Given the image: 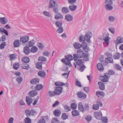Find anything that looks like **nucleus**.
I'll return each instance as SVG.
<instances>
[{
	"label": "nucleus",
	"instance_id": "f257e3e1",
	"mask_svg": "<svg viewBox=\"0 0 123 123\" xmlns=\"http://www.w3.org/2000/svg\"><path fill=\"white\" fill-rule=\"evenodd\" d=\"M115 74V72L112 70L110 69L107 72L105 73L104 75L100 76L99 78V79L103 82H107L111 75H113Z\"/></svg>",
	"mask_w": 123,
	"mask_h": 123
},
{
	"label": "nucleus",
	"instance_id": "f03ea898",
	"mask_svg": "<svg viewBox=\"0 0 123 123\" xmlns=\"http://www.w3.org/2000/svg\"><path fill=\"white\" fill-rule=\"evenodd\" d=\"M84 53L82 50H78L77 52V54H74L73 55L74 61H76L78 58H80L83 57Z\"/></svg>",
	"mask_w": 123,
	"mask_h": 123
},
{
	"label": "nucleus",
	"instance_id": "7ed1b4c3",
	"mask_svg": "<svg viewBox=\"0 0 123 123\" xmlns=\"http://www.w3.org/2000/svg\"><path fill=\"white\" fill-rule=\"evenodd\" d=\"M65 59H63L61 60V61L62 62L65 63L66 65H68L69 67L72 66V64L70 63V61H71L68 58L67 55L65 56Z\"/></svg>",
	"mask_w": 123,
	"mask_h": 123
},
{
	"label": "nucleus",
	"instance_id": "20e7f679",
	"mask_svg": "<svg viewBox=\"0 0 123 123\" xmlns=\"http://www.w3.org/2000/svg\"><path fill=\"white\" fill-rule=\"evenodd\" d=\"M102 58L103 59H101L100 60L101 63H99L97 64V68L98 70L100 71H103L104 69V68L103 66H104V64L105 63H104V61L103 60V57Z\"/></svg>",
	"mask_w": 123,
	"mask_h": 123
},
{
	"label": "nucleus",
	"instance_id": "39448f33",
	"mask_svg": "<svg viewBox=\"0 0 123 123\" xmlns=\"http://www.w3.org/2000/svg\"><path fill=\"white\" fill-rule=\"evenodd\" d=\"M94 117L97 119L100 120L102 118V115L101 111H96L93 114Z\"/></svg>",
	"mask_w": 123,
	"mask_h": 123
},
{
	"label": "nucleus",
	"instance_id": "423d86ee",
	"mask_svg": "<svg viewBox=\"0 0 123 123\" xmlns=\"http://www.w3.org/2000/svg\"><path fill=\"white\" fill-rule=\"evenodd\" d=\"M54 93L56 95H59L62 92L63 88L61 87H56Z\"/></svg>",
	"mask_w": 123,
	"mask_h": 123
},
{
	"label": "nucleus",
	"instance_id": "0eeeda50",
	"mask_svg": "<svg viewBox=\"0 0 123 123\" xmlns=\"http://www.w3.org/2000/svg\"><path fill=\"white\" fill-rule=\"evenodd\" d=\"M29 37L28 36H22L20 37V41L23 43H25L29 40Z\"/></svg>",
	"mask_w": 123,
	"mask_h": 123
},
{
	"label": "nucleus",
	"instance_id": "6e6552de",
	"mask_svg": "<svg viewBox=\"0 0 123 123\" xmlns=\"http://www.w3.org/2000/svg\"><path fill=\"white\" fill-rule=\"evenodd\" d=\"M113 61L112 57L106 58L105 59V61H104V66L106 65L108 63H112Z\"/></svg>",
	"mask_w": 123,
	"mask_h": 123
},
{
	"label": "nucleus",
	"instance_id": "1a4fd4ad",
	"mask_svg": "<svg viewBox=\"0 0 123 123\" xmlns=\"http://www.w3.org/2000/svg\"><path fill=\"white\" fill-rule=\"evenodd\" d=\"M56 2L54 0H50L49 3L48 8H51L55 7L56 5L57 6V5L56 4Z\"/></svg>",
	"mask_w": 123,
	"mask_h": 123
},
{
	"label": "nucleus",
	"instance_id": "9d476101",
	"mask_svg": "<svg viewBox=\"0 0 123 123\" xmlns=\"http://www.w3.org/2000/svg\"><path fill=\"white\" fill-rule=\"evenodd\" d=\"M92 33H91L89 32L86 34L85 36L86 38V41L88 43H91V42L90 40V38L92 37Z\"/></svg>",
	"mask_w": 123,
	"mask_h": 123
},
{
	"label": "nucleus",
	"instance_id": "9b49d317",
	"mask_svg": "<svg viewBox=\"0 0 123 123\" xmlns=\"http://www.w3.org/2000/svg\"><path fill=\"white\" fill-rule=\"evenodd\" d=\"M78 97L80 98L84 99L86 97V95L82 92H78L77 93Z\"/></svg>",
	"mask_w": 123,
	"mask_h": 123
},
{
	"label": "nucleus",
	"instance_id": "f8f14e48",
	"mask_svg": "<svg viewBox=\"0 0 123 123\" xmlns=\"http://www.w3.org/2000/svg\"><path fill=\"white\" fill-rule=\"evenodd\" d=\"M122 43H123V38H122L120 36L118 37L115 42L116 46L118 45L119 44Z\"/></svg>",
	"mask_w": 123,
	"mask_h": 123
},
{
	"label": "nucleus",
	"instance_id": "ddd939ff",
	"mask_svg": "<svg viewBox=\"0 0 123 123\" xmlns=\"http://www.w3.org/2000/svg\"><path fill=\"white\" fill-rule=\"evenodd\" d=\"M26 101L27 105L28 106H30L33 101L32 98L31 97L27 96H26Z\"/></svg>",
	"mask_w": 123,
	"mask_h": 123
},
{
	"label": "nucleus",
	"instance_id": "4468645a",
	"mask_svg": "<svg viewBox=\"0 0 123 123\" xmlns=\"http://www.w3.org/2000/svg\"><path fill=\"white\" fill-rule=\"evenodd\" d=\"M37 92L35 90L30 91L28 93V95L30 97H33L37 95Z\"/></svg>",
	"mask_w": 123,
	"mask_h": 123
},
{
	"label": "nucleus",
	"instance_id": "2eb2a0df",
	"mask_svg": "<svg viewBox=\"0 0 123 123\" xmlns=\"http://www.w3.org/2000/svg\"><path fill=\"white\" fill-rule=\"evenodd\" d=\"M86 53H84L83 56L84 60L87 61H88L89 59V57L88 56L89 53L87 51L85 50Z\"/></svg>",
	"mask_w": 123,
	"mask_h": 123
},
{
	"label": "nucleus",
	"instance_id": "dca6fc26",
	"mask_svg": "<svg viewBox=\"0 0 123 123\" xmlns=\"http://www.w3.org/2000/svg\"><path fill=\"white\" fill-rule=\"evenodd\" d=\"M38 61L42 63H45V62L47 61V59L46 57L43 56H40L38 58Z\"/></svg>",
	"mask_w": 123,
	"mask_h": 123
},
{
	"label": "nucleus",
	"instance_id": "f3484780",
	"mask_svg": "<svg viewBox=\"0 0 123 123\" xmlns=\"http://www.w3.org/2000/svg\"><path fill=\"white\" fill-rule=\"evenodd\" d=\"M65 20L68 21L70 22L73 19V16L70 14H67L65 16Z\"/></svg>",
	"mask_w": 123,
	"mask_h": 123
},
{
	"label": "nucleus",
	"instance_id": "a211bd4d",
	"mask_svg": "<svg viewBox=\"0 0 123 123\" xmlns=\"http://www.w3.org/2000/svg\"><path fill=\"white\" fill-rule=\"evenodd\" d=\"M30 50L29 47L27 46H25L23 48V52L26 55H28L30 52Z\"/></svg>",
	"mask_w": 123,
	"mask_h": 123
},
{
	"label": "nucleus",
	"instance_id": "6ab92c4d",
	"mask_svg": "<svg viewBox=\"0 0 123 123\" xmlns=\"http://www.w3.org/2000/svg\"><path fill=\"white\" fill-rule=\"evenodd\" d=\"M7 19L5 17L0 18V23L4 25L8 22Z\"/></svg>",
	"mask_w": 123,
	"mask_h": 123
},
{
	"label": "nucleus",
	"instance_id": "aec40b11",
	"mask_svg": "<svg viewBox=\"0 0 123 123\" xmlns=\"http://www.w3.org/2000/svg\"><path fill=\"white\" fill-rule=\"evenodd\" d=\"M61 111L59 109H56L53 111V113L54 116L56 117H58L61 114Z\"/></svg>",
	"mask_w": 123,
	"mask_h": 123
},
{
	"label": "nucleus",
	"instance_id": "412c9836",
	"mask_svg": "<svg viewBox=\"0 0 123 123\" xmlns=\"http://www.w3.org/2000/svg\"><path fill=\"white\" fill-rule=\"evenodd\" d=\"M55 15V18L56 20L62 18L63 16L62 15L60 12L56 13Z\"/></svg>",
	"mask_w": 123,
	"mask_h": 123
},
{
	"label": "nucleus",
	"instance_id": "4be33fe9",
	"mask_svg": "<svg viewBox=\"0 0 123 123\" xmlns=\"http://www.w3.org/2000/svg\"><path fill=\"white\" fill-rule=\"evenodd\" d=\"M78 110L82 112H84V108L83 107L81 102H79L78 105Z\"/></svg>",
	"mask_w": 123,
	"mask_h": 123
},
{
	"label": "nucleus",
	"instance_id": "5701e85b",
	"mask_svg": "<svg viewBox=\"0 0 123 123\" xmlns=\"http://www.w3.org/2000/svg\"><path fill=\"white\" fill-rule=\"evenodd\" d=\"M77 6L73 4L69 5V8L71 11H75L77 8Z\"/></svg>",
	"mask_w": 123,
	"mask_h": 123
},
{
	"label": "nucleus",
	"instance_id": "b1692460",
	"mask_svg": "<svg viewBox=\"0 0 123 123\" xmlns=\"http://www.w3.org/2000/svg\"><path fill=\"white\" fill-rule=\"evenodd\" d=\"M39 80L38 78H35L31 80L30 81V83L32 84H37L39 82Z\"/></svg>",
	"mask_w": 123,
	"mask_h": 123
},
{
	"label": "nucleus",
	"instance_id": "393cba45",
	"mask_svg": "<svg viewBox=\"0 0 123 123\" xmlns=\"http://www.w3.org/2000/svg\"><path fill=\"white\" fill-rule=\"evenodd\" d=\"M98 84L99 85L100 89L102 90H104L105 89L104 84L102 82H99Z\"/></svg>",
	"mask_w": 123,
	"mask_h": 123
},
{
	"label": "nucleus",
	"instance_id": "a878e982",
	"mask_svg": "<svg viewBox=\"0 0 123 123\" xmlns=\"http://www.w3.org/2000/svg\"><path fill=\"white\" fill-rule=\"evenodd\" d=\"M96 95L99 97H100L101 96L102 97L101 98H103L105 95V93L103 92L99 91L96 92Z\"/></svg>",
	"mask_w": 123,
	"mask_h": 123
},
{
	"label": "nucleus",
	"instance_id": "bb28decb",
	"mask_svg": "<svg viewBox=\"0 0 123 123\" xmlns=\"http://www.w3.org/2000/svg\"><path fill=\"white\" fill-rule=\"evenodd\" d=\"M38 74L39 76L43 78H44L46 75L45 73L43 71H39L38 73Z\"/></svg>",
	"mask_w": 123,
	"mask_h": 123
},
{
	"label": "nucleus",
	"instance_id": "cd10ccee",
	"mask_svg": "<svg viewBox=\"0 0 123 123\" xmlns=\"http://www.w3.org/2000/svg\"><path fill=\"white\" fill-rule=\"evenodd\" d=\"M13 45L14 47H19L20 45L19 40H15L14 42Z\"/></svg>",
	"mask_w": 123,
	"mask_h": 123
},
{
	"label": "nucleus",
	"instance_id": "c85d7f7f",
	"mask_svg": "<svg viewBox=\"0 0 123 123\" xmlns=\"http://www.w3.org/2000/svg\"><path fill=\"white\" fill-rule=\"evenodd\" d=\"M72 113V116L73 117L77 116L80 115L79 111L77 110L73 111Z\"/></svg>",
	"mask_w": 123,
	"mask_h": 123
},
{
	"label": "nucleus",
	"instance_id": "c756f323",
	"mask_svg": "<svg viewBox=\"0 0 123 123\" xmlns=\"http://www.w3.org/2000/svg\"><path fill=\"white\" fill-rule=\"evenodd\" d=\"M114 67L116 69L121 71L122 70V67L120 66L119 65L117 64H116L114 65Z\"/></svg>",
	"mask_w": 123,
	"mask_h": 123
},
{
	"label": "nucleus",
	"instance_id": "7c9ffc66",
	"mask_svg": "<svg viewBox=\"0 0 123 123\" xmlns=\"http://www.w3.org/2000/svg\"><path fill=\"white\" fill-rule=\"evenodd\" d=\"M73 45L74 48L76 49H80L81 47V44L79 43L76 42L74 43Z\"/></svg>",
	"mask_w": 123,
	"mask_h": 123
},
{
	"label": "nucleus",
	"instance_id": "2f4dec72",
	"mask_svg": "<svg viewBox=\"0 0 123 123\" xmlns=\"http://www.w3.org/2000/svg\"><path fill=\"white\" fill-rule=\"evenodd\" d=\"M43 88V85L40 84H38L36 85L35 89L37 90H40Z\"/></svg>",
	"mask_w": 123,
	"mask_h": 123
},
{
	"label": "nucleus",
	"instance_id": "473e14b6",
	"mask_svg": "<svg viewBox=\"0 0 123 123\" xmlns=\"http://www.w3.org/2000/svg\"><path fill=\"white\" fill-rule=\"evenodd\" d=\"M21 61L25 63H27L29 62L30 59L29 58L27 57H24L22 59Z\"/></svg>",
	"mask_w": 123,
	"mask_h": 123
},
{
	"label": "nucleus",
	"instance_id": "72a5a7b5",
	"mask_svg": "<svg viewBox=\"0 0 123 123\" xmlns=\"http://www.w3.org/2000/svg\"><path fill=\"white\" fill-rule=\"evenodd\" d=\"M55 24L57 27H59L62 26V23L61 21L57 20L55 22Z\"/></svg>",
	"mask_w": 123,
	"mask_h": 123
},
{
	"label": "nucleus",
	"instance_id": "f704fd0d",
	"mask_svg": "<svg viewBox=\"0 0 123 123\" xmlns=\"http://www.w3.org/2000/svg\"><path fill=\"white\" fill-rule=\"evenodd\" d=\"M120 56V54L118 53L117 52L114 55H113V58L114 59H118Z\"/></svg>",
	"mask_w": 123,
	"mask_h": 123
},
{
	"label": "nucleus",
	"instance_id": "c9c22d12",
	"mask_svg": "<svg viewBox=\"0 0 123 123\" xmlns=\"http://www.w3.org/2000/svg\"><path fill=\"white\" fill-rule=\"evenodd\" d=\"M61 11L63 13H67L69 12L68 8L65 7L62 8Z\"/></svg>",
	"mask_w": 123,
	"mask_h": 123
},
{
	"label": "nucleus",
	"instance_id": "e433bc0d",
	"mask_svg": "<svg viewBox=\"0 0 123 123\" xmlns=\"http://www.w3.org/2000/svg\"><path fill=\"white\" fill-rule=\"evenodd\" d=\"M108 20L110 22H113L115 20V18L113 16H110L108 17Z\"/></svg>",
	"mask_w": 123,
	"mask_h": 123
},
{
	"label": "nucleus",
	"instance_id": "4c0bfd02",
	"mask_svg": "<svg viewBox=\"0 0 123 123\" xmlns=\"http://www.w3.org/2000/svg\"><path fill=\"white\" fill-rule=\"evenodd\" d=\"M37 48L35 46H33L30 49L31 51L33 53L36 52L37 51Z\"/></svg>",
	"mask_w": 123,
	"mask_h": 123
},
{
	"label": "nucleus",
	"instance_id": "58836bf2",
	"mask_svg": "<svg viewBox=\"0 0 123 123\" xmlns=\"http://www.w3.org/2000/svg\"><path fill=\"white\" fill-rule=\"evenodd\" d=\"M42 63L38 62L36 64V66L37 68L40 70L42 69Z\"/></svg>",
	"mask_w": 123,
	"mask_h": 123
},
{
	"label": "nucleus",
	"instance_id": "ea45409f",
	"mask_svg": "<svg viewBox=\"0 0 123 123\" xmlns=\"http://www.w3.org/2000/svg\"><path fill=\"white\" fill-rule=\"evenodd\" d=\"M22 68L23 69L27 70L30 68L29 65L27 64H22L21 65Z\"/></svg>",
	"mask_w": 123,
	"mask_h": 123
},
{
	"label": "nucleus",
	"instance_id": "a19ab883",
	"mask_svg": "<svg viewBox=\"0 0 123 123\" xmlns=\"http://www.w3.org/2000/svg\"><path fill=\"white\" fill-rule=\"evenodd\" d=\"M55 84L56 86H58V87L62 86L63 85H65V84L63 82H59V81L55 82Z\"/></svg>",
	"mask_w": 123,
	"mask_h": 123
},
{
	"label": "nucleus",
	"instance_id": "79ce46f5",
	"mask_svg": "<svg viewBox=\"0 0 123 123\" xmlns=\"http://www.w3.org/2000/svg\"><path fill=\"white\" fill-rule=\"evenodd\" d=\"M105 5H112L113 2L112 0H105Z\"/></svg>",
	"mask_w": 123,
	"mask_h": 123
},
{
	"label": "nucleus",
	"instance_id": "37998d69",
	"mask_svg": "<svg viewBox=\"0 0 123 123\" xmlns=\"http://www.w3.org/2000/svg\"><path fill=\"white\" fill-rule=\"evenodd\" d=\"M87 43L85 42H83L81 44V47H82V49H86L87 48Z\"/></svg>",
	"mask_w": 123,
	"mask_h": 123
},
{
	"label": "nucleus",
	"instance_id": "c03bdc74",
	"mask_svg": "<svg viewBox=\"0 0 123 123\" xmlns=\"http://www.w3.org/2000/svg\"><path fill=\"white\" fill-rule=\"evenodd\" d=\"M35 43V42L34 39H33L31 41L29 42L28 45L29 46V47H31L34 45Z\"/></svg>",
	"mask_w": 123,
	"mask_h": 123
},
{
	"label": "nucleus",
	"instance_id": "a18cd8bd",
	"mask_svg": "<svg viewBox=\"0 0 123 123\" xmlns=\"http://www.w3.org/2000/svg\"><path fill=\"white\" fill-rule=\"evenodd\" d=\"M105 9L107 10H112L113 7L111 5H105Z\"/></svg>",
	"mask_w": 123,
	"mask_h": 123
},
{
	"label": "nucleus",
	"instance_id": "49530a36",
	"mask_svg": "<svg viewBox=\"0 0 123 123\" xmlns=\"http://www.w3.org/2000/svg\"><path fill=\"white\" fill-rule=\"evenodd\" d=\"M16 80L18 84H20L23 81V79L21 77L19 76L17 78Z\"/></svg>",
	"mask_w": 123,
	"mask_h": 123
},
{
	"label": "nucleus",
	"instance_id": "de8ad7c7",
	"mask_svg": "<svg viewBox=\"0 0 123 123\" xmlns=\"http://www.w3.org/2000/svg\"><path fill=\"white\" fill-rule=\"evenodd\" d=\"M43 14L45 16L48 17H50L51 16L50 13L49 12H47L45 11L43 12Z\"/></svg>",
	"mask_w": 123,
	"mask_h": 123
},
{
	"label": "nucleus",
	"instance_id": "09e8293b",
	"mask_svg": "<svg viewBox=\"0 0 123 123\" xmlns=\"http://www.w3.org/2000/svg\"><path fill=\"white\" fill-rule=\"evenodd\" d=\"M79 41L81 42H84L86 40V37L83 35H81L79 37Z\"/></svg>",
	"mask_w": 123,
	"mask_h": 123
},
{
	"label": "nucleus",
	"instance_id": "8fccbe9b",
	"mask_svg": "<svg viewBox=\"0 0 123 123\" xmlns=\"http://www.w3.org/2000/svg\"><path fill=\"white\" fill-rule=\"evenodd\" d=\"M68 117V115H67L66 113H63L62 114L61 118L63 120H65L67 119Z\"/></svg>",
	"mask_w": 123,
	"mask_h": 123
},
{
	"label": "nucleus",
	"instance_id": "3c124183",
	"mask_svg": "<svg viewBox=\"0 0 123 123\" xmlns=\"http://www.w3.org/2000/svg\"><path fill=\"white\" fill-rule=\"evenodd\" d=\"M37 46L41 50H42L44 48L43 45L41 43H38L37 44Z\"/></svg>",
	"mask_w": 123,
	"mask_h": 123
},
{
	"label": "nucleus",
	"instance_id": "603ef678",
	"mask_svg": "<svg viewBox=\"0 0 123 123\" xmlns=\"http://www.w3.org/2000/svg\"><path fill=\"white\" fill-rule=\"evenodd\" d=\"M58 27V28L56 30L57 33H62L63 31L62 27L60 26Z\"/></svg>",
	"mask_w": 123,
	"mask_h": 123
},
{
	"label": "nucleus",
	"instance_id": "864d4df0",
	"mask_svg": "<svg viewBox=\"0 0 123 123\" xmlns=\"http://www.w3.org/2000/svg\"><path fill=\"white\" fill-rule=\"evenodd\" d=\"M65 110L66 112H68L71 110L70 107L67 105H65L64 106Z\"/></svg>",
	"mask_w": 123,
	"mask_h": 123
},
{
	"label": "nucleus",
	"instance_id": "5fc2aeb1",
	"mask_svg": "<svg viewBox=\"0 0 123 123\" xmlns=\"http://www.w3.org/2000/svg\"><path fill=\"white\" fill-rule=\"evenodd\" d=\"M84 63V62L82 60L78 59L77 62H76V64L77 65H78Z\"/></svg>",
	"mask_w": 123,
	"mask_h": 123
},
{
	"label": "nucleus",
	"instance_id": "6e6d98bb",
	"mask_svg": "<svg viewBox=\"0 0 123 123\" xmlns=\"http://www.w3.org/2000/svg\"><path fill=\"white\" fill-rule=\"evenodd\" d=\"M70 106L71 108L72 109L74 110L76 109L77 107V105L76 104L74 103H73L71 104Z\"/></svg>",
	"mask_w": 123,
	"mask_h": 123
},
{
	"label": "nucleus",
	"instance_id": "4d7b16f0",
	"mask_svg": "<svg viewBox=\"0 0 123 123\" xmlns=\"http://www.w3.org/2000/svg\"><path fill=\"white\" fill-rule=\"evenodd\" d=\"M30 112L31 113V115H36L38 114L37 112L33 109L31 110Z\"/></svg>",
	"mask_w": 123,
	"mask_h": 123
},
{
	"label": "nucleus",
	"instance_id": "13d9d810",
	"mask_svg": "<svg viewBox=\"0 0 123 123\" xmlns=\"http://www.w3.org/2000/svg\"><path fill=\"white\" fill-rule=\"evenodd\" d=\"M85 118L86 121H87L88 122H89L92 120V118L91 116L88 115L85 117Z\"/></svg>",
	"mask_w": 123,
	"mask_h": 123
},
{
	"label": "nucleus",
	"instance_id": "bf43d9fd",
	"mask_svg": "<svg viewBox=\"0 0 123 123\" xmlns=\"http://www.w3.org/2000/svg\"><path fill=\"white\" fill-rule=\"evenodd\" d=\"M51 123H59V122L57 118L54 117L52 119Z\"/></svg>",
	"mask_w": 123,
	"mask_h": 123
},
{
	"label": "nucleus",
	"instance_id": "052dcab7",
	"mask_svg": "<svg viewBox=\"0 0 123 123\" xmlns=\"http://www.w3.org/2000/svg\"><path fill=\"white\" fill-rule=\"evenodd\" d=\"M30 111L28 109H26L25 111V113L27 117H29L31 116V113L30 112Z\"/></svg>",
	"mask_w": 123,
	"mask_h": 123
},
{
	"label": "nucleus",
	"instance_id": "680f3d73",
	"mask_svg": "<svg viewBox=\"0 0 123 123\" xmlns=\"http://www.w3.org/2000/svg\"><path fill=\"white\" fill-rule=\"evenodd\" d=\"M48 93L50 97H52L56 95L54 93V91L53 92L51 91H49L48 92Z\"/></svg>",
	"mask_w": 123,
	"mask_h": 123
},
{
	"label": "nucleus",
	"instance_id": "e2e57ef3",
	"mask_svg": "<svg viewBox=\"0 0 123 123\" xmlns=\"http://www.w3.org/2000/svg\"><path fill=\"white\" fill-rule=\"evenodd\" d=\"M105 55L107 57L106 58L112 57V54L109 52H106Z\"/></svg>",
	"mask_w": 123,
	"mask_h": 123
},
{
	"label": "nucleus",
	"instance_id": "0e129e2a",
	"mask_svg": "<svg viewBox=\"0 0 123 123\" xmlns=\"http://www.w3.org/2000/svg\"><path fill=\"white\" fill-rule=\"evenodd\" d=\"M19 64L17 63H15L13 65V68L16 69L17 70L19 67Z\"/></svg>",
	"mask_w": 123,
	"mask_h": 123
},
{
	"label": "nucleus",
	"instance_id": "69168bd1",
	"mask_svg": "<svg viewBox=\"0 0 123 123\" xmlns=\"http://www.w3.org/2000/svg\"><path fill=\"white\" fill-rule=\"evenodd\" d=\"M43 55H44L48 57L49 55V52L48 50H45L43 52Z\"/></svg>",
	"mask_w": 123,
	"mask_h": 123
},
{
	"label": "nucleus",
	"instance_id": "338daca9",
	"mask_svg": "<svg viewBox=\"0 0 123 123\" xmlns=\"http://www.w3.org/2000/svg\"><path fill=\"white\" fill-rule=\"evenodd\" d=\"M62 70L64 72H67L68 71V68L66 65H64L63 68H62Z\"/></svg>",
	"mask_w": 123,
	"mask_h": 123
},
{
	"label": "nucleus",
	"instance_id": "774afa93",
	"mask_svg": "<svg viewBox=\"0 0 123 123\" xmlns=\"http://www.w3.org/2000/svg\"><path fill=\"white\" fill-rule=\"evenodd\" d=\"M25 121V123H31V120L28 117L26 118Z\"/></svg>",
	"mask_w": 123,
	"mask_h": 123
}]
</instances>
